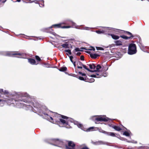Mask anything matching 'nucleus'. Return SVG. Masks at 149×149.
I'll return each instance as SVG.
<instances>
[{
	"instance_id": "f257e3e1",
	"label": "nucleus",
	"mask_w": 149,
	"mask_h": 149,
	"mask_svg": "<svg viewBox=\"0 0 149 149\" xmlns=\"http://www.w3.org/2000/svg\"><path fill=\"white\" fill-rule=\"evenodd\" d=\"M27 95L26 93H20L13 96L14 98H5L0 99V102H5L9 103L10 104H17L19 102H23L26 103L29 102L30 98L27 97Z\"/></svg>"
},
{
	"instance_id": "f03ea898",
	"label": "nucleus",
	"mask_w": 149,
	"mask_h": 149,
	"mask_svg": "<svg viewBox=\"0 0 149 149\" xmlns=\"http://www.w3.org/2000/svg\"><path fill=\"white\" fill-rule=\"evenodd\" d=\"M67 141L56 139H52L51 140L52 142L54 143V145L62 148H65Z\"/></svg>"
},
{
	"instance_id": "7ed1b4c3",
	"label": "nucleus",
	"mask_w": 149,
	"mask_h": 149,
	"mask_svg": "<svg viewBox=\"0 0 149 149\" xmlns=\"http://www.w3.org/2000/svg\"><path fill=\"white\" fill-rule=\"evenodd\" d=\"M60 115L61 116L62 118L59 119V121L56 122L57 124H58V123H61L64 125L66 126L68 125L69 121L71 122V121L70 120V118L64 115Z\"/></svg>"
},
{
	"instance_id": "20e7f679",
	"label": "nucleus",
	"mask_w": 149,
	"mask_h": 149,
	"mask_svg": "<svg viewBox=\"0 0 149 149\" xmlns=\"http://www.w3.org/2000/svg\"><path fill=\"white\" fill-rule=\"evenodd\" d=\"M136 47V45L131 43L129 45L128 48V54L130 55H133L137 52Z\"/></svg>"
},
{
	"instance_id": "39448f33",
	"label": "nucleus",
	"mask_w": 149,
	"mask_h": 149,
	"mask_svg": "<svg viewBox=\"0 0 149 149\" xmlns=\"http://www.w3.org/2000/svg\"><path fill=\"white\" fill-rule=\"evenodd\" d=\"M6 55L10 56H13L14 55H16L15 57L19 58H23L24 55L23 53H19L17 52H10L6 54Z\"/></svg>"
},
{
	"instance_id": "423d86ee",
	"label": "nucleus",
	"mask_w": 149,
	"mask_h": 149,
	"mask_svg": "<svg viewBox=\"0 0 149 149\" xmlns=\"http://www.w3.org/2000/svg\"><path fill=\"white\" fill-rule=\"evenodd\" d=\"M66 143V149H75V144L74 142L67 140Z\"/></svg>"
},
{
	"instance_id": "0eeeda50",
	"label": "nucleus",
	"mask_w": 149,
	"mask_h": 149,
	"mask_svg": "<svg viewBox=\"0 0 149 149\" xmlns=\"http://www.w3.org/2000/svg\"><path fill=\"white\" fill-rule=\"evenodd\" d=\"M71 26H65L63 23H60L58 24H55L53 25L51 27V28L54 27V28H70Z\"/></svg>"
},
{
	"instance_id": "6e6552de",
	"label": "nucleus",
	"mask_w": 149,
	"mask_h": 149,
	"mask_svg": "<svg viewBox=\"0 0 149 149\" xmlns=\"http://www.w3.org/2000/svg\"><path fill=\"white\" fill-rule=\"evenodd\" d=\"M109 120V118L106 117L105 118L101 116H99L98 117L95 118V122L96 124L98 122L105 121L106 122L108 121Z\"/></svg>"
},
{
	"instance_id": "1a4fd4ad",
	"label": "nucleus",
	"mask_w": 149,
	"mask_h": 149,
	"mask_svg": "<svg viewBox=\"0 0 149 149\" xmlns=\"http://www.w3.org/2000/svg\"><path fill=\"white\" fill-rule=\"evenodd\" d=\"M82 67L89 72H93L91 70L89 69L88 68L86 65H84L80 61H78L77 68L79 69H82Z\"/></svg>"
},
{
	"instance_id": "9d476101",
	"label": "nucleus",
	"mask_w": 149,
	"mask_h": 149,
	"mask_svg": "<svg viewBox=\"0 0 149 149\" xmlns=\"http://www.w3.org/2000/svg\"><path fill=\"white\" fill-rule=\"evenodd\" d=\"M103 76H105L101 72H98V73L97 72L95 74L91 75L90 77H92L99 78L102 77Z\"/></svg>"
},
{
	"instance_id": "9b49d317",
	"label": "nucleus",
	"mask_w": 149,
	"mask_h": 149,
	"mask_svg": "<svg viewBox=\"0 0 149 149\" xmlns=\"http://www.w3.org/2000/svg\"><path fill=\"white\" fill-rule=\"evenodd\" d=\"M129 35L130 36H127L124 35H121L120 36V37L125 40H128L129 39H132L134 37L132 33L131 35Z\"/></svg>"
},
{
	"instance_id": "f8f14e48",
	"label": "nucleus",
	"mask_w": 149,
	"mask_h": 149,
	"mask_svg": "<svg viewBox=\"0 0 149 149\" xmlns=\"http://www.w3.org/2000/svg\"><path fill=\"white\" fill-rule=\"evenodd\" d=\"M119 32L121 34H126L127 35H132V33L130 32L124 30H120Z\"/></svg>"
},
{
	"instance_id": "ddd939ff",
	"label": "nucleus",
	"mask_w": 149,
	"mask_h": 149,
	"mask_svg": "<svg viewBox=\"0 0 149 149\" xmlns=\"http://www.w3.org/2000/svg\"><path fill=\"white\" fill-rule=\"evenodd\" d=\"M28 61L29 63L32 65H37L38 63H36V62L35 60L33 58H29L28 59Z\"/></svg>"
},
{
	"instance_id": "4468645a",
	"label": "nucleus",
	"mask_w": 149,
	"mask_h": 149,
	"mask_svg": "<svg viewBox=\"0 0 149 149\" xmlns=\"http://www.w3.org/2000/svg\"><path fill=\"white\" fill-rule=\"evenodd\" d=\"M102 132L103 133L106 134L107 135L110 136H111L113 137H115L116 136V135H115V134L113 132H107L104 131H102Z\"/></svg>"
},
{
	"instance_id": "2eb2a0df",
	"label": "nucleus",
	"mask_w": 149,
	"mask_h": 149,
	"mask_svg": "<svg viewBox=\"0 0 149 149\" xmlns=\"http://www.w3.org/2000/svg\"><path fill=\"white\" fill-rule=\"evenodd\" d=\"M100 55L98 54H97L96 53L95 54H90V57L93 59H95L97 58Z\"/></svg>"
},
{
	"instance_id": "dca6fc26",
	"label": "nucleus",
	"mask_w": 149,
	"mask_h": 149,
	"mask_svg": "<svg viewBox=\"0 0 149 149\" xmlns=\"http://www.w3.org/2000/svg\"><path fill=\"white\" fill-rule=\"evenodd\" d=\"M114 42L115 43V45L116 46H120L123 45L122 42L120 40L116 41Z\"/></svg>"
},
{
	"instance_id": "f3484780",
	"label": "nucleus",
	"mask_w": 149,
	"mask_h": 149,
	"mask_svg": "<svg viewBox=\"0 0 149 149\" xmlns=\"http://www.w3.org/2000/svg\"><path fill=\"white\" fill-rule=\"evenodd\" d=\"M96 70H92L93 72H97L98 73V72H100L99 70L101 68V67L100 65H97V66L96 67Z\"/></svg>"
},
{
	"instance_id": "a211bd4d",
	"label": "nucleus",
	"mask_w": 149,
	"mask_h": 149,
	"mask_svg": "<svg viewBox=\"0 0 149 149\" xmlns=\"http://www.w3.org/2000/svg\"><path fill=\"white\" fill-rule=\"evenodd\" d=\"M33 106L36 108H37L38 109V111H40V108L41 107V105L38 103H33Z\"/></svg>"
},
{
	"instance_id": "6ab92c4d",
	"label": "nucleus",
	"mask_w": 149,
	"mask_h": 149,
	"mask_svg": "<svg viewBox=\"0 0 149 149\" xmlns=\"http://www.w3.org/2000/svg\"><path fill=\"white\" fill-rule=\"evenodd\" d=\"M108 34L109 35H110L111 36L112 38L114 40L118 39L120 37L119 36L113 34Z\"/></svg>"
},
{
	"instance_id": "aec40b11",
	"label": "nucleus",
	"mask_w": 149,
	"mask_h": 149,
	"mask_svg": "<svg viewBox=\"0 0 149 149\" xmlns=\"http://www.w3.org/2000/svg\"><path fill=\"white\" fill-rule=\"evenodd\" d=\"M112 127L114 129L116 130L119 131L122 130L121 128L120 127L116 126V125H113L112 126Z\"/></svg>"
},
{
	"instance_id": "412c9836",
	"label": "nucleus",
	"mask_w": 149,
	"mask_h": 149,
	"mask_svg": "<svg viewBox=\"0 0 149 149\" xmlns=\"http://www.w3.org/2000/svg\"><path fill=\"white\" fill-rule=\"evenodd\" d=\"M69 44L68 42H66L65 43L61 45V46L65 48H69Z\"/></svg>"
},
{
	"instance_id": "4be33fe9",
	"label": "nucleus",
	"mask_w": 149,
	"mask_h": 149,
	"mask_svg": "<svg viewBox=\"0 0 149 149\" xmlns=\"http://www.w3.org/2000/svg\"><path fill=\"white\" fill-rule=\"evenodd\" d=\"M89 66L90 68L91 69H93L95 68L96 66L93 63L90 64H87Z\"/></svg>"
},
{
	"instance_id": "5701e85b",
	"label": "nucleus",
	"mask_w": 149,
	"mask_h": 149,
	"mask_svg": "<svg viewBox=\"0 0 149 149\" xmlns=\"http://www.w3.org/2000/svg\"><path fill=\"white\" fill-rule=\"evenodd\" d=\"M86 82H93L94 81L95 79H94L93 78H91L90 79H89V78L87 77V79H86Z\"/></svg>"
},
{
	"instance_id": "b1692460",
	"label": "nucleus",
	"mask_w": 149,
	"mask_h": 149,
	"mask_svg": "<svg viewBox=\"0 0 149 149\" xmlns=\"http://www.w3.org/2000/svg\"><path fill=\"white\" fill-rule=\"evenodd\" d=\"M78 78L80 80L84 81L86 82V79H87V77H82L79 76V77Z\"/></svg>"
},
{
	"instance_id": "393cba45",
	"label": "nucleus",
	"mask_w": 149,
	"mask_h": 149,
	"mask_svg": "<svg viewBox=\"0 0 149 149\" xmlns=\"http://www.w3.org/2000/svg\"><path fill=\"white\" fill-rule=\"evenodd\" d=\"M59 70L61 72H64L66 71L67 70V68L66 67H63L59 69Z\"/></svg>"
},
{
	"instance_id": "a878e982",
	"label": "nucleus",
	"mask_w": 149,
	"mask_h": 149,
	"mask_svg": "<svg viewBox=\"0 0 149 149\" xmlns=\"http://www.w3.org/2000/svg\"><path fill=\"white\" fill-rule=\"evenodd\" d=\"M39 4L40 7H43L44 6V1L43 0L41 1L40 3L39 2Z\"/></svg>"
},
{
	"instance_id": "bb28decb",
	"label": "nucleus",
	"mask_w": 149,
	"mask_h": 149,
	"mask_svg": "<svg viewBox=\"0 0 149 149\" xmlns=\"http://www.w3.org/2000/svg\"><path fill=\"white\" fill-rule=\"evenodd\" d=\"M35 57L37 62H39L41 61V60L38 56L36 55Z\"/></svg>"
},
{
	"instance_id": "cd10ccee",
	"label": "nucleus",
	"mask_w": 149,
	"mask_h": 149,
	"mask_svg": "<svg viewBox=\"0 0 149 149\" xmlns=\"http://www.w3.org/2000/svg\"><path fill=\"white\" fill-rule=\"evenodd\" d=\"M123 135H125L126 136H130L129 133L127 131H125L123 132Z\"/></svg>"
},
{
	"instance_id": "c85d7f7f",
	"label": "nucleus",
	"mask_w": 149,
	"mask_h": 149,
	"mask_svg": "<svg viewBox=\"0 0 149 149\" xmlns=\"http://www.w3.org/2000/svg\"><path fill=\"white\" fill-rule=\"evenodd\" d=\"M94 129V127H90L87 130V131L89 132V131H92Z\"/></svg>"
},
{
	"instance_id": "c756f323",
	"label": "nucleus",
	"mask_w": 149,
	"mask_h": 149,
	"mask_svg": "<svg viewBox=\"0 0 149 149\" xmlns=\"http://www.w3.org/2000/svg\"><path fill=\"white\" fill-rule=\"evenodd\" d=\"M75 51V52H77L78 51H80V52H82L83 51V50H80V49L78 47L74 49V50L73 51V52H74V51Z\"/></svg>"
},
{
	"instance_id": "7c9ffc66",
	"label": "nucleus",
	"mask_w": 149,
	"mask_h": 149,
	"mask_svg": "<svg viewBox=\"0 0 149 149\" xmlns=\"http://www.w3.org/2000/svg\"><path fill=\"white\" fill-rule=\"evenodd\" d=\"M65 52L68 53L70 55L72 54V53L71 51V50L70 49H66L65 50Z\"/></svg>"
},
{
	"instance_id": "2f4dec72",
	"label": "nucleus",
	"mask_w": 149,
	"mask_h": 149,
	"mask_svg": "<svg viewBox=\"0 0 149 149\" xmlns=\"http://www.w3.org/2000/svg\"><path fill=\"white\" fill-rule=\"evenodd\" d=\"M79 74H81L82 76H84V77H87V76L86 75V74H85V73H82L81 72H79Z\"/></svg>"
},
{
	"instance_id": "473e14b6",
	"label": "nucleus",
	"mask_w": 149,
	"mask_h": 149,
	"mask_svg": "<svg viewBox=\"0 0 149 149\" xmlns=\"http://www.w3.org/2000/svg\"><path fill=\"white\" fill-rule=\"evenodd\" d=\"M96 49L97 50H103L104 49L103 48L100 47H96Z\"/></svg>"
},
{
	"instance_id": "72a5a7b5",
	"label": "nucleus",
	"mask_w": 149,
	"mask_h": 149,
	"mask_svg": "<svg viewBox=\"0 0 149 149\" xmlns=\"http://www.w3.org/2000/svg\"><path fill=\"white\" fill-rule=\"evenodd\" d=\"M104 31H99L98 30L96 31V32L100 34L101 33H103L104 32Z\"/></svg>"
},
{
	"instance_id": "f704fd0d",
	"label": "nucleus",
	"mask_w": 149,
	"mask_h": 149,
	"mask_svg": "<svg viewBox=\"0 0 149 149\" xmlns=\"http://www.w3.org/2000/svg\"><path fill=\"white\" fill-rule=\"evenodd\" d=\"M3 90L2 89H0V98L1 97V94H3Z\"/></svg>"
},
{
	"instance_id": "c9c22d12",
	"label": "nucleus",
	"mask_w": 149,
	"mask_h": 149,
	"mask_svg": "<svg viewBox=\"0 0 149 149\" xmlns=\"http://www.w3.org/2000/svg\"><path fill=\"white\" fill-rule=\"evenodd\" d=\"M91 48L88 49V50H90V51H91V50H93V51H95V49L93 47H91Z\"/></svg>"
},
{
	"instance_id": "e433bc0d",
	"label": "nucleus",
	"mask_w": 149,
	"mask_h": 149,
	"mask_svg": "<svg viewBox=\"0 0 149 149\" xmlns=\"http://www.w3.org/2000/svg\"><path fill=\"white\" fill-rule=\"evenodd\" d=\"M80 59L81 61H84V57L83 55H81L80 56Z\"/></svg>"
},
{
	"instance_id": "4c0bfd02",
	"label": "nucleus",
	"mask_w": 149,
	"mask_h": 149,
	"mask_svg": "<svg viewBox=\"0 0 149 149\" xmlns=\"http://www.w3.org/2000/svg\"><path fill=\"white\" fill-rule=\"evenodd\" d=\"M50 121L51 122L54 123V121H53V118L51 117H50Z\"/></svg>"
},
{
	"instance_id": "58836bf2",
	"label": "nucleus",
	"mask_w": 149,
	"mask_h": 149,
	"mask_svg": "<svg viewBox=\"0 0 149 149\" xmlns=\"http://www.w3.org/2000/svg\"><path fill=\"white\" fill-rule=\"evenodd\" d=\"M9 93V92H8V91L6 90L5 91H3V94H7Z\"/></svg>"
},
{
	"instance_id": "ea45409f",
	"label": "nucleus",
	"mask_w": 149,
	"mask_h": 149,
	"mask_svg": "<svg viewBox=\"0 0 149 149\" xmlns=\"http://www.w3.org/2000/svg\"><path fill=\"white\" fill-rule=\"evenodd\" d=\"M70 59L71 62L72 63L73 62V61L72 60V59L73 58V57L72 56H70L69 57Z\"/></svg>"
},
{
	"instance_id": "a19ab883",
	"label": "nucleus",
	"mask_w": 149,
	"mask_h": 149,
	"mask_svg": "<svg viewBox=\"0 0 149 149\" xmlns=\"http://www.w3.org/2000/svg\"><path fill=\"white\" fill-rule=\"evenodd\" d=\"M7 0H0V3H4Z\"/></svg>"
},
{
	"instance_id": "79ce46f5",
	"label": "nucleus",
	"mask_w": 149,
	"mask_h": 149,
	"mask_svg": "<svg viewBox=\"0 0 149 149\" xmlns=\"http://www.w3.org/2000/svg\"><path fill=\"white\" fill-rule=\"evenodd\" d=\"M32 2H34L35 3H38V4H39V1H37V0L33 1H32Z\"/></svg>"
},
{
	"instance_id": "37998d69",
	"label": "nucleus",
	"mask_w": 149,
	"mask_h": 149,
	"mask_svg": "<svg viewBox=\"0 0 149 149\" xmlns=\"http://www.w3.org/2000/svg\"><path fill=\"white\" fill-rule=\"evenodd\" d=\"M78 126L79 127L81 128L82 127L83 125L81 124H79L78 125Z\"/></svg>"
},
{
	"instance_id": "c03bdc74",
	"label": "nucleus",
	"mask_w": 149,
	"mask_h": 149,
	"mask_svg": "<svg viewBox=\"0 0 149 149\" xmlns=\"http://www.w3.org/2000/svg\"><path fill=\"white\" fill-rule=\"evenodd\" d=\"M81 149H89L87 147L85 146L83 147Z\"/></svg>"
},
{
	"instance_id": "a18cd8bd",
	"label": "nucleus",
	"mask_w": 149,
	"mask_h": 149,
	"mask_svg": "<svg viewBox=\"0 0 149 149\" xmlns=\"http://www.w3.org/2000/svg\"><path fill=\"white\" fill-rule=\"evenodd\" d=\"M81 54V53L80 52H77L76 54V55L77 56H79Z\"/></svg>"
},
{
	"instance_id": "49530a36",
	"label": "nucleus",
	"mask_w": 149,
	"mask_h": 149,
	"mask_svg": "<svg viewBox=\"0 0 149 149\" xmlns=\"http://www.w3.org/2000/svg\"><path fill=\"white\" fill-rule=\"evenodd\" d=\"M80 49H86V50H87V49H86V47H81L80 48Z\"/></svg>"
},
{
	"instance_id": "de8ad7c7",
	"label": "nucleus",
	"mask_w": 149,
	"mask_h": 149,
	"mask_svg": "<svg viewBox=\"0 0 149 149\" xmlns=\"http://www.w3.org/2000/svg\"><path fill=\"white\" fill-rule=\"evenodd\" d=\"M72 63H73V65L74 67H76V62L75 61H73V62H72Z\"/></svg>"
},
{
	"instance_id": "09e8293b",
	"label": "nucleus",
	"mask_w": 149,
	"mask_h": 149,
	"mask_svg": "<svg viewBox=\"0 0 149 149\" xmlns=\"http://www.w3.org/2000/svg\"><path fill=\"white\" fill-rule=\"evenodd\" d=\"M85 52L88 54H89L90 55V54H92V53H91V52L89 51H86Z\"/></svg>"
},
{
	"instance_id": "8fccbe9b",
	"label": "nucleus",
	"mask_w": 149,
	"mask_h": 149,
	"mask_svg": "<svg viewBox=\"0 0 149 149\" xmlns=\"http://www.w3.org/2000/svg\"><path fill=\"white\" fill-rule=\"evenodd\" d=\"M21 1V0H16V1H15V2H20Z\"/></svg>"
},
{
	"instance_id": "3c124183",
	"label": "nucleus",
	"mask_w": 149,
	"mask_h": 149,
	"mask_svg": "<svg viewBox=\"0 0 149 149\" xmlns=\"http://www.w3.org/2000/svg\"><path fill=\"white\" fill-rule=\"evenodd\" d=\"M44 114L47 115H48L47 114H45V113H44Z\"/></svg>"
},
{
	"instance_id": "603ef678",
	"label": "nucleus",
	"mask_w": 149,
	"mask_h": 149,
	"mask_svg": "<svg viewBox=\"0 0 149 149\" xmlns=\"http://www.w3.org/2000/svg\"><path fill=\"white\" fill-rule=\"evenodd\" d=\"M72 24L74 25L75 24L74 23H72Z\"/></svg>"
},
{
	"instance_id": "864d4df0",
	"label": "nucleus",
	"mask_w": 149,
	"mask_h": 149,
	"mask_svg": "<svg viewBox=\"0 0 149 149\" xmlns=\"http://www.w3.org/2000/svg\"><path fill=\"white\" fill-rule=\"evenodd\" d=\"M128 36H130V35H127Z\"/></svg>"
},
{
	"instance_id": "5fc2aeb1",
	"label": "nucleus",
	"mask_w": 149,
	"mask_h": 149,
	"mask_svg": "<svg viewBox=\"0 0 149 149\" xmlns=\"http://www.w3.org/2000/svg\"><path fill=\"white\" fill-rule=\"evenodd\" d=\"M80 50H83L82 49H80Z\"/></svg>"
}]
</instances>
